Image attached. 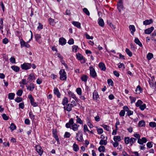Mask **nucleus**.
I'll return each instance as SVG.
<instances>
[{
    "instance_id": "obj_12",
    "label": "nucleus",
    "mask_w": 156,
    "mask_h": 156,
    "mask_svg": "<svg viewBox=\"0 0 156 156\" xmlns=\"http://www.w3.org/2000/svg\"><path fill=\"white\" fill-rule=\"evenodd\" d=\"M154 30V27H151L145 30L144 33L146 34H150Z\"/></svg>"
},
{
    "instance_id": "obj_36",
    "label": "nucleus",
    "mask_w": 156,
    "mask_h": 156,
    "mask_svg": "<svg viewBox=\"0 0 156 156\" xmlns=\"http://www.w3.org/2000/svg\"><path fill=\"white\" fill-rule=\"evenodd\" d=\"M98 150L100 152H104L105 150V148L104 146H101L98 147Z\"/></svg>"
},
{
    "instance_id": "obj_9",
    "label": "nucleus",
    "mask_w": 156,
    "mask_h": 156,
    "mask_svg": "<svg viewBox=\"0 0 156 156\" xmlns=\"http://www.w3.org/2000/svg\"><path fill=\"white\" fill-rule=\"evenodd\" d=\"M72 107H73V106H72V105L69 104L66 106H64V108L65 110L68 112H70L72 110Z\"/></svg>"
},
{
    "instance_id": "obj_31",
    "label": "nucleus",
    "mask_w": 156,
    "mask_h": 156,
    "mask_svg": "<svg viewBox=\"0 0 156 156\" xmlns=\"http://www.w3.org/2000/svg\"><path fill=\"white\" fill-rule=\"evenodd\" d=\"M142 88L140 87V86H138L136 90V94H139L141 92V91L142 90Z\"/></svg>"
},
{
    "instance_id": "obj_62",
    "label": "nucleus",
    "mask_w": 156,
    "mask_h": 156,
    "mask_svg": "<svg viewBox=\"0 0 156 156\" xmlns=\"http://www.w3.org/2000/svg\"><path fill=\"white\" fill-rule=\"evenodd\" d=\"M102 126L103 127L104 129L107 130V131L109 130V127L106 125H103Z\"/></svg>"
},
{
    "instance_id": "obj_46",
    "label": "nucleus",
    "mask_w": 156,
    "mask_h": 156,
    "mask_svg": "<svg viewBox=\"0 0 156 156\" xmlns=\"http://www.w3.org/2000/svg\"><path fill=\"white\" fill-rule=\"evenodd\" d=\"M23 90H18L16 93L17 95L19 96H21L23 93Z\"/></svg>"
},
{
    "instance_id": "obj_40",
    "label": "nucleus",
    "mask_w": 156,
    "mask_h": 156,
    "mask_svg": "<svg viewBox=\"0 0 156 156\" xmlns=\"http://www.w3.org/2000/svg\"><path fill=\"white\" fill-rule=\"evenodd\" d=\"M143 102L141 100H138L136 103V106L137 107H140Z\"/></svg>"
},
{
    "instance_id": "obj_32",
    "label": "nucleus",
    "mask_w": 156,
    "mask_h": 156,
    "mask_svg": "<svg viewBox=\"0 0 156 156\" xmlns=\"http://www.w3.org/2000/svg\"><path fill=\"white\" fill-rule=\"evenodd\" d=\"M68 102V101L67 98L65 97L62 100V104L63 105H65L66 104H67Z\"/></svg>"
},
{
    "instance_id": "obj_49",
    "label": "nucleus",
    "mask_w": 156,
    "mask_h": 156,
    "mask_svg": "<svg viewBox=\"0 0 156 156\" xmlns=\"http://www.w3.org/2000/svg\"><path fill=\"white\" fill-rule=\"evenodd\" d=\"M149 126L152 127H154L156 126V123L154 122H151L149 123Z\"/></svg>"
},
{
    "instance_id": "obj_34",
    "label": "nucleus",
    "mask_w": 156,
    "mask_h": 156,
    "mask_svg": "<svg viewBox=\"0 0 156 156\" xmlns=\"http://www.w3.org/2000/svg\"><path fill=\"white\" fill-rule=\"evenodd\" d=\"M134 42L138 44L140 46L142 47V45L141 43L140 42V40L138 38H136L134 40Z\"/></svg>"
},
{
    "instance_id": "obj_58",
    "label": "nucleus",
    "mask_w": 156,
    "mask_h": 156,
    "mask_svg": "<svg viewBox=\"0 0 156 156\" xmlns=\"http://www.w3.org/2000/svg\"><path fill=\"white\" fill-rule=\"evenodd\" d=\"M133 136L136 138V139H137L138 140L140 139V136L139 134L135 133L133 135Z\"/></svg>"
},
{
    "instance_id": "obj_56",
    "label": "nucleus",
    "mask_w": 156,
    "mask_h": 156,
    "mask_svg": "<svg viewBox=\"0 0 156 156\" xmlns=\"http://www.w3.org/2000/svg\"><path fill=\"white\" fill-rule=\"evenodd\" d=\"M29 115L32 119L34 120V119L35 115L33 114L32 112H29Z\"/></svg>"
},
{
    "instance_id": "obj_6",
    "label": "nucleus",
    "mask_w": 156,
    "mask_h": 156,
    "mask_svg": "<svg viewBox=\"0 0 156 156\" xmlns=\"http://www.w3.org/2000/svg\"><path fill=\"white\" fill-rule=\"evenodd\" d=\"M76 57L79 60H82L81 63H84L86 61L83 58V55L79 53H77L76 55Z\"/></svg>"
},
{
    "instance_id": "obj_27",
    "label": "nucleus",
    "mask_w": 156,
    "mask_h": 156,
    "mask_svg": "<svg viewBox=\"0 0 156 156\" xmlns=\"http://www.w3.org/2000/svg\"><path fill=\"white\" fill-rule=\"evenodd\" d=\"M129 28L131 31V33L133 34L134 32L135 31V29L134 26L133 25H130L129 26Z\"/></svg>"
},
{
    "instance_id": "obj_17",
    "label": "nucleus",
    "mask_w": 156,
    "mask_h": 156,
    "mask_svg": "<svg viewBox=\"0 0 156 156\" xmlns=\"http://www.w3.org/2000/svg\"><path fill=\"white\" fill-rule=\"evenodd\" d=\"M27 89L30 91H32L34 88H35V86L34 84L33 83H31L30 85L27 86Z\"/></svg>"
},
{
    "instance_id": "obj_7",
    "label": "nucleus",
    "mask_w": 156,
    "mask_h": 156,
    "mask_svg": "<svg viewBox=\"0 0 156 156\" xmlns=\"http://www.w3.org/2000/svg\"><path fill=\"white\" fill-rule=\"evenodd\" d=\"M29 41L27 42H25L23 39L20 40V45L21 47H25L27 48H29L30 47V45L28 44Z\"/></svg>"
},
{
    "instance_id": "obj_39",
    "label": "nucleus",
    "mask_w": 156,
    "mask_h": 156,
    "mask_svg": "<svg viewBox=\"0 0 156 156\" xmlns=\"http://www.w3.org/2000/svg\"><path fill=\"white\" fill-rule=\"evenodd\" d=\"M76 118L77 119L76 120V122L77 123H79L80 124H83V121L81 119L78 117V116H76Z\"/></svg>"
},
{
    "instance_id": "obj_3",
    "label": "nucleus",
    "mask_w": 156,
    "mask_h": 156,
    "mask_svg": "<svg viewBox=\"0 0 156 156\" xmlns=\"http://www.w3.org/2000/svg\"><path fill=\"white\" fill-rule=\"evenodd\" d=\"M28 98L30 100V103L32 105L35 107L38 106V104L34 101V99L31 95H29Z\"/></svg>"
},
{
    "instance_id": "obj_4",
    "label": "nucleus",
    "mask_w": 156,
    "mask_h": 156,
    "mask_svg": "<svg viewBox=\"0 0 156 156\" xmlns=\"http://www.w3.org/2000/svg\"><path fill=\"white\" fill-rule=\"evenodd\" d=\"M31 67V64L24 63L21 65V67L23 69L27 70L30 69Z\"/></svg>"
},
{
    "instance_id": "obj_57",
    "label": "nucleus",
    "mask_w": 156,
    "mask_h": 156,
    "mask_svg": "<svg viewBox=\"0 0 156 156\" xmlns=\"http://www.w3.org/2000/svg\"><path fill=\"white\" fill-rule=\"evenodd\" d=\"M76 91L79 95H81L82 94L81 89L80 88H78L76 89Z\"/></svg>"
},
{
    "instance_id": "obj_16",
    "label": "nucleus",
    "mask_w": 156,
    "mask_h": 156,
    "mask_svg": "<svg viewBox=\"0 0 156 156\" xmlns=\"http://www.w3.org/2000/svg\"><path fill=\"white\" fill-rule=\"evenodd\" d=\"M153 23V20L152 19L149 20H147L143 22V24L145 25H150Z\"/></svg>"
},
{
    "instance_id": "obj_25",
    "label": "nucleus",
    "mask_w": 156,
    "mask_h": 156,
    "mask_svg": "<svg viewBox=\"0 0 156 156\" xmlns=\"http://www.w3.org/2000/svg\"><path fill=\"white\" fill-rule=\"evenodd\" d=\"M72 24L75 27L78 28H80L81 27L80 23L78 22L73 21L72 23Z\"/></svg>"
},
{
    "instance_id": "obj_10",
    "label": "nucleus",
    "mask_w": 156,
    "mask_h": 156,
    "mask_svg": "<svg viewBox=\"0 0 156 156\" xmlns=\"http://www.w3.org/2000/svg\"><path fill=\"white\" fill-rule=\"evenodd\" d=\"M36 147V150L37 152L40 155H41L43 151V149L39 145H37Z\"/></svg>"
},
{
    "instance_id": "obj_24",
    "label": "nucleus",
    "mask_w": 156,
    "mask_h": 156,
    "mask_svg": "<svg viewBox=\"0 0 156 156\" xmlns=\"http://www.w3.org/2000/svg\"><path fill=\"white\" fill-rule=\"evenodd\" d=\"M88 78V76L85 75H83L81 76V79L82 81L86 82L87 81V79Z\"/></svg>"
},
{
    "instance_id": "obj_8",
    "label": "nucleus",
    "mask_w": 156,
    "mask_h": 156,
    "mask_svg": "<svg viewBox=\"0 0 156 156\" xmlns=\"http://www.w3.org/2000/svg\"><path fill=\"white\" fill-rule=\"evenodd\" d=\"M117 7L118 10L120 12L121 9L123 8V6L122 0H119V1L117 3Z\"/></svg>"
},
{
    "instance_id": "obj_29",
    "label": "nucleus",
    "mask_w": 156,
    "mask_h": 156,
    "mask_svg": "<svg viewBox=\"0 0 156 156\" xmlns=\"http://www.w3.org/2000/svg\"><path fill=\"white\" fill-rule=\"evenodd\" d=\"M11 68L14 71L16 72H19L20 69L19 67L14 66H12Z\"/></svg>"
},
{
    "instance_id": "obj_47",
    "label": "nucleus",
    "mask_w": 156,
    "mask_h": 156,
    "mask_svg": "<svg viewBox=\"0 0 156 156\" xmlns=\"http://www.w3.org/2000/svg\"><path fill=\"white\" fill-rule=\"evenodd\" d=\"M23 99L21 98L17 97L15 99V101L17 103L20 102L22 101Z\"/></svg>"
},
{
    "instance_id": "obj_20",
    "label": "nucleus",
    "mask_w": 156,
    "mask_h": 156,
    "mask_svg": "<svg viewBox=\"0 0 156 156\" xmlns=\"http://www.w3.org/2000/svg\"><path fill=\"white\" fill-rule=\"evenodd\" d=\"M79 126V125L77 126L76 124L74 123L73 125L71 126V129L74 131H76L78 130V127Z\"/></svg>"
},
{
    "instance_id": "obj_63",
    "label": "nucleus",
    "mask_w": 156,
    "mask_h": 156,
    "mask_svg": "<svg viewBox=\"0 0 156 156\" xmlns=\"http://www.w3.org/2000/svg\"><path fill=\"white\" fill-rule=\"evenodd\" d=\"M98 133L99 134H102L103 132V130L102 129L99 128L97 130Z\"/></svg>"
},
{
    "instance_id": "obj_14",
    "label": "nucleus",
    "mask_w": 156,
    "mask_h": 156,
    "mask_svg": "<svg viewBox=\"0 0 156 156\" xmlns=\"http://www.w3.org/2000/svg\"><path fill=\"white\" fill-rule=\"evenodd\" d=\"M35 77L33 73H31L30 74L27 78V82H31L32 80H35Z\"/></svg>"
},
{
    "instance_id": "obj_60",
    "label": "nucleus",
    "mask_w": 156,
    "mask_h": 156,
    "mask_svg": "<svg viewBox=\"0 0 156 156\" xmlns=\"http://www.w3.org/2000/svg\"><path fill=\"white\" fill-rule=\"evenodd\" d=\"M2 116L3 119L5 120H7L9 119L8 117L5 114H3Z\"/></svg>"
},
{
    "instance_id": "obj_28",
    "label": "nucleus",
    "mask_w": 156,
    "mask_h": 156,
    "mask_svg": "<svg viewBox=\"0 0 156 156\" xmlns=\"http://www.w3.org/2000/svg\"><path fill=\"white\" fill-rule=\"evenodd\" d=\"M113 140L115 142H119L121 140V139L120 136H114Z\"/></svg>"
},
{
    "instance_id": "obj_21",
    "label": "nucleus",
    "mask_w": 156,
    "mask_h": 156,
    "mask_svg": "<svg viewBox=\"0 0 156 156\" xmlns=\"http://www.w3.org/2000/svg\"><path fill=\"white\" fill-rule=\"evenodd\" d=\"M93 98L95 100H98L99 98V95L97 92L94 91L93 94Z\"/></svg>"
},
{
    "instance_id": "obj_45",
    "label": "nucleus",
    "mask_w": 156,
    "mask_h": 156,
    "mask_svg": "<svg viewBox=\"0 0 156 156\" xmlns=\"http://www.w3.org/2000/svg\"><path fill=\"white\" fill-rule=\"evenodd\" d=\"M130 138L129 137H127L125 138V142L126 144H130Z\"/></svg>"
},
{
    "instance_id": "obj_13",
    "label": "nucleus",
    "mask_w": 156,
    "mask_h": 156,
    "mask_svg": "<svg viewBox=\"0 0 156 156\" xmlns=\"http://www.w3.org/2000/svg\"><path fill=\"white\" fill-rule=\"evenodd\" d=\"M54 93L58 98H60V97L61 94L57 88H54Z\"/></svg>"
},
{
    "instance_id": "obj_37",
    "label": "nucleus",
    "mask_w": 156,
    "mask_h": 156,
    "mask_svg": "<svg viewBox=\"0 0 156 156\" xmlns=\"http://www.w3.org/2000/svg\"><path fill=\"white\" fill-rule=\"evenodd\" d=\"M145 122L144 120H141L138 123V126L140 127H142L145 126Z\"/></svg>"
},
{
    "instance_id": "obj_1",
    "label": "nucleus",
    "mask_w": 156,
    "mask_h": 156,
    "mask_svg": "<svg viewBox=\"0 0 156 156\" xmlns=\"http://www.w3.org/2000/svg\"><path fill=\"white\" fill-rule=\"evenodd\" d=\"M75 138L76 140L79 142H83V134L81 130L78 131L76 134Z\"/></svg>"
},
{
    "instance_id": "obj_5",
    "label": "nucleus",
    "mask_w": 156,
    "mask_h": 156,
    "mask_svg": "<svg viewBox=\"0 0 156 156\" xmlns=\"http://www.w3.org/2000/svg\"><path fill=\"white\" fill-rule=\"evenodd\" d=\"M90 74L93 78H95L97 76L96 73L94 69L92 67H90Z\"/></svg>"
},
{
    "instance_id": "obj_44",
    "label": "nucleus",
    "mask_w": 156,
    "mask_h": 156,
    "mask_svg": "<svg viewBox=\"0 0 156 156\" xmlns=\"http://www.w3.org/2000/svg\"><path fill=\"white\" fill-rule=\"evenodd\" d=\"M41 36L40 34H36L35 35V38L36 39V40L37 42H39V39L41 38Z\"/></svg>"
},
{
    "instance_id": "obj_38",
    "label": "nucleus",
    "mask_w": 156,
    "mask_h": 156,
    "mask_svg": "<svg viewBox=\"0 0 156 156\" xmlns=\"http://www.w3.org/2000/svg\"><path fill=\"white\" fill-rule=\"evenodd\" d=\"M125 51L129 57H131L132 56L133 54L132 52L130 51V50L129 49L126 48V49Z\"/></svg>"
},
{
    "instance_id": "obj_50",
    "label": "nucleus",
    "mask_w": 156,
    "mask_h": 156,
    "mask_svg": "<svg viewBox=\"0 0 156 156\" xmlns=\"http://www.w3.org/2000/svg\"><path fill=\"white\" fill-rule=\"evenodd\" d=\"M71 134L69 133L66 132H65V134L64 135V137L65 138H69Z\"/></svg>"
},
{
    "instance_id": "obj_26",
    "label": "nucleus",
    "mask_w": 156,
    "mask_h": 156,
    "mask_svg": "<svg viewBox=\"0 0 156 156\" xmlns=\"http://www.w3.org/2000/svg\"><path fill=\"white\" fill-rule=\"evenodd\" d=\"M73 149L75 151H77L79 149V147L77 144L74 143L73 145Z\"/></svg>"
},
{
    "instance_id": "obj_51",
    "label": "nucleus",
    "mask_w": 156,
    "mask_h": 156,
    "mask_svg": "<svg viewBox=\"0 0 156 156\" xmlns=\"http://www.w3.org/2000/svg\"><path fill=\"white\" fill-rule=\"evenodd\" d=\"M129 98L131 101V103L135 102L136 99V98L132 96H130Z\"/></svg>"
},
{
    "instance_id": "obj_11",
    "label": "nucleus",
    "mask_w": 156,
    "mask_h": 156,
    "mask_svg": "<svg viewBox=\"0 0 156 156\" xmlns=\"http://www.w3.org/2000/svg\"><path fill=\"white\" fill-rule=\"evenodd\" d=\"M147 141V139L143 137L141 139L140 138V139L138 140L137 142L140 144L143 145V144L146 143Z\"/></svg>"
},
{
    "instance_id": "obj_43",
    "label": "nucleus",
    "mask_w": 156,
    "mask_h": 156,
    "mask_svg": "<svg viewBox=\"0 0 156 156\" xmlns=\"http://www.w3.org/2000/svg\"><path fill=\"white\" fill-rule=\"evenodd\" d=\"M83 11L87 16H89L90 13L87 9L86 8H84L83 9Z\"/></svg>"
},
{
    "instance_id": "obj_55",
    "label": "nucleus",
    "mask_w": 156,
    "mask_h": 156,
    "mask_svg": "<svg viewBox=\"0 0 156 156\" xmlns=\"http://www.w3.org/2000/svg\"><path fill=\"white\" fill-rule=\"evenodd\" d=\"M146 107V104H144L142 105H141L140 106V110L142 111H143L145 108Z\"/></svg>"
},
{
    "instance_id": "obj_64",
    "label": "nucleus",
    "mask_w": 156,
    "mask_h": 156,
    "mask_svg": "<svg viewBox=\"0 0 156 156\" xmlns=\"http://www.w3.org/2000/svg\"><path fill=\"white\" fill-rule=\"evenodd\" d=\"M74 43V40L73 38L70 39L68 41V43L69 44H73Z\"/></svg>"
},
{
    "instance_id": "obj_48",
    "label": "nucleus",
    "mask_w": 156,
    "mask_h": 156,
    "mask_svg": "<svg viewBox=\"0 0 156 156\" xmlns=\"http://www.w3.org/2000/svg\"><path fill=\"white\" fill-rule=\"evenodd\" d=\"M108 83L109 85H111L112 86L113 85V82L112 80L110 79L108 80Z\"/></svg>"
},
{
    "instance_id": "obj_42",
    "label": "nucleus",
    "mask_w": 156,
    "mask_h": 156,
    "mask_svg": "<svg viewBox=\"0 0 156 156\" xmlns=\"http://www.w3.org/2000/svg\"><path fill=\"white\" fill-rule=\"evenodd\" d=\"M107 141L106 140H101L99 142L100 144L101 145H106L107 144Z\"/></svg>"
},
{
    "instance_id": "obj_19",
    "label": "nucleus",
    "mask_w": 156,
    "mask_h": 156,
    "mask_svg": "<svg viewBox=\"0 0 156 156\" xmlns=\"http://www.w3.org/2000/svg\"><path fill=\"white\" fill-rule=\"evenodd\" d=\"M98 23L101 27H103L104 26V22L102 18H99L98 19Z\"/></svg>"
},
{
    "instance_id": "obj_30",
    "label": "nucleus",
    "mask_w": 156,
    "mask_h": 156,
    "mask_svg": "<svg viewBox=\"0 0 156 156\" xmlns=\"http://www.w3.org/2000/svg\"><path fill=\"white\" fill-rule=\"evenodd\" d=\"M130 144L131 146H132L136 142V139L133 137H131L130 139Z\"/></svg>"
},
{
    "instance_id": "obj_2",
    "label": "nucleus",
    "mask_w": 156,
    "mask_h": 156,
    "mask_svg": "<svg viewBox=\"0 0 156 156\" xmlns=\"http://www.w3.org/2000/svg\"><path fill=\"white\" fill-rule=\"evenodd\" d=\"M59 74L60 75V79L62 80H66V72L63 69H61L59 71Z\"/></svg>"
},
{
    "instance_id": "obj_15",
    "label": "nucleus",
    "mask_w": 156,
    "mask_h": 156,
    "mask_svg": "<svg viewBox=\"0 0 156 156\" xmlns=\"http://www.w3.org/2000/svg\"><path fill=\"white\" fill-rule=\"evenodd\" d=\"M98 66L100 69L103 71H105L106 68L105 64L103 62H100L98 64Z\"/></svg>"
},
{
    "instance_id": "obj_35",
    "label": "nucleus",
    "mask_w": 156,
    "mask_h": 156,
    "mask_svg": "<svg viewBox=\"0 0 156 156\" xmlns=\"http://www.w3.org/2000/svg\"><path fill=\"white\" fill-rule=\"evenodd\" d=\"M9 128L11 130V131L12 132L13 130L16 129V126L14 123H12L9 127Z\"/></svg>"
},
{
    "instance_id": "obj_41",
    "label": "nucleus",
    "mask_w": 156,
    "mask_h": 156,
    "mask_svg": "<svg viewBox=\"0 0 156 156\" xmlns=\"http://www.w3.org/2000/svg\"><path fill=\"white\" fill-rule=\"evenodd\" d=\"M153 55L152 53H149L147 55V57L148 60H151L153 57Z\"/></svg>"
},
{
    "instance_id": "obj_22",
    "label": "nucleus",
    "mask_w": 156,
    "mask_h": 156,
    "mask_svg": "<svg viewBox=\"0 0 156 156\" xmlns=\"http://www.w3.org/2000/svg\"><path fill=\"white\" fill-rule=\"evenodd\" d=\"M68 94L70 97L74 99L76 101L77 100L76 97L73 93L71 91H69L68 92Z\"/></svg>"
},
{
    "instance_id": "obj_52",
    "label": "nucleus",
    "mask_w": 156,
    "mask_h": 156,
    "mask_svg": "<svg viewBox=\"0 0 156 156\" xmlns=\"http://www.w3.org/2000/svg\"><path fill=\"white\" fill-rule=\"evenodd\" d=\"M78 48V46H77L74 45L72 47L73 51L75 52H77Z\"/></svg>"
},
{
    "instance_id": "obj_59",
    "label": "nucleus",
    "mask_w": 156,
    "mask_h": 156,
    "mask_svg": "<svg viewBox=\"0 0 156 156\" xmlns=\"http://www.w3.org/2000/svg\"><path fill=\"white\" fill-rule=\"evenodd\" d=\"M83 129L84 132H85L86 131H90L88 129L86 125H84L83 127Z\"/></svg>"
},
{
    "instance_id": "obj_54",
    "label": "nucleus",
    "mask_w": 156,
    "mask_h": 156,
    "mask_svg": "<svg viewBox=\"0 0 156 156\" xmlns=\"http://www.w3.org/2000/svg\"><path fill=\"white\" fill-rule=\"evenodd\" d=\"M9 60L10 62L12 63H15L16 60L15 58L13 56Z\"/></svg>"
},
{
    "instance_id": "obj_53",
    "label": "nucleus",
    "mask_w": 156,
    "mask_h": 156,
    "mask_svg": "<svg viewBox=\"0 0 156 156\" xmlns=\"http://www.w3.org/2000/svg\"><path fill=\"white\" fill-rule=\"evenodd\" d=\"M27 82L25 79H23L20 82V84H23V85H26L27 83Z\"/></svg>"
},
{
    "instance_id": "obj_33",
    "label": "nucleus",
    "mask_w": 156,
    "mask_h": 156,
    "mask_svg": "<svg viewBox=\"0 0 156 156\" xmlns=\"http://www.w3.org/2000/svg\"><path fill=\"white\" fill-rule=\"evenodd\" d=\"M15 94L14 93H10L8 94V98L10 100H12L14 99Z\"/></svg>"
},
{
    "instance_id": "obj_61",
    "label": "nucleus",
    "mask_w": 156,
    "mask_h": 156,
    "mask_svg": "<svg viewBox=\"0 0 156 156\" xmlns=\"http://www.w3.org/2000/svg\"><path fill=\"white\" fill-rule=\"evenodd\" d=\"M19 108H21V109H23L24 107V103L23 102L20 103L19 105Z\"/></svg>"
},
{
    "instance_id": "obj_23",
    "label": "nucleus",
    "mask_w": 156,
    "mask_h": 156,
    "mask_svg": "<svg viewBox=\"0 0 156 156\" xmlns=\"http://www.w3.org/2000/svg\"><path fill=\"white\" fill-rule=\"evenodd\" d=\"M48 21L49 24L52 26L54 25L55 23L57 22L55 21L54 19L51 18H50L48 19Z\"/></svg>"
},
{
    "instance_id": "obj_18",
    "label": "nucleus",
    "mask_w": 156,
    "mask_h": 156,
    "mask_svg": "<svg viewBox=\"0 0 156 156\" xmlns=\"http://www.w3.org/2000/svg\"><path fill=\"white\" fill-rule=\"evenodd\" d=\"M59 42L60 44L63 45L66 43V39L63 38H60L59 39Z\"/></svg>"
}]
</instances>
